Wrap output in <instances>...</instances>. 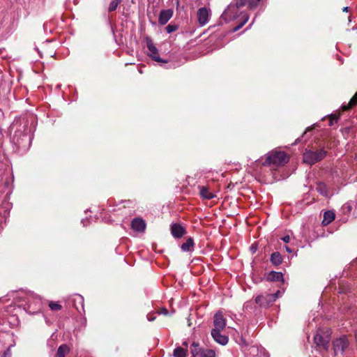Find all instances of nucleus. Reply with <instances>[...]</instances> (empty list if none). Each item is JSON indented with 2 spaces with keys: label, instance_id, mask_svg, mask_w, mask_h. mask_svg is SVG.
Instances as JSON below:
<instances>
[{
  "label": "nucleus",
  "instance_id": "obj_12",
  "mask_svg": "<svg viewBox=\"0 0 357 357\" xmlns=\"http://www.w3.org/2000/svg\"><path fill=\"white\" fill-rule=\"evenodd\" d=\"M208 11L206 8H201L197 11V17L201 26L205 25L208 22Z\"/></svg>",
  "mask_w": 357,
  "mask_h": 357
},
{
  "label": "nucleus",
  "instance_id": "obj_42",
  "mask_svg": "<svg viewBox=\"0 0 357 357\" xmlns=\"http://www.w3.org/2000/svg\"><path fill=\"white\" fill-rule=\"evenodd\" d=\"M35 298L38 300V303L40 302V298H39L38 296H36Z\"/></svg>",
  "mask_w": 357,
  "mask_h": 357
},
{
  "label": "nucleus",
  "instance_id": "obj_7",
  "mask_svg": "<svg viewBox=\"0 0 357 357\" xmlns=\"http://www.w3.org/2000/svg\"><path fill=\"white\" fill-rule=\"evenodd\" d=\"M170 230L172 235L175 238H180L186 233L185 228L177 223H172L170 226Z\"/></svg>",
  "mask_w": 357,
  "mask_h": 357
},
{
  "label": "nucleus",
  "instance_id": "obj_31",
  "mask_svg": "<svg viewBox=\"0 0 357 357\" xmlns=\"http://www.w3.org/2000/svg\"><path fill=\"white\" fill-rule=\"evenodd\" d=\"M11 347H12V345L7 348V349L3 353L1 357H11L12 356V352L10 350Z\"/></svg>",
  "mask_w": 357,
  "mask_h": 357
},
{
  "label": "nucleus",
  "instance_id": "obj_41",
  "mask_svg": "<svg viewBox=\"0 0 357 357\" xmlns=\"http://www.w3.org/2000/svg\"><path fill=\"white\" fill-rule=\"evenodd\" d=\"M250 249L252 251V252H255L256 251V248H255L253 245L251 246Z\"/></svg>",
  "mask_w": 357,
  "mask_h": 357
},
{
  "label": "nucleus",
  "instance_id": "obj_32",
  "mask_svg": "<svg viewBox=\"0 0 357 357\" xmlns=\"http://www.w3.org/2000/svg\"><path fill=\"white\" fill-rule=\"evenodd\" d=\"M357 104V92L353 96V98L350 100V105H356Z\"/></svg>",
  "mask_w": 357,
  "mask_h": 357
},
{
  "label": "nucleus",
  "instance_id": "obj_40",
  "mask_svg": "<svg viewBox=\"0 0 357 357\" xmlns=\"http://www.w3.org/2000/svg\"><path fill=\"white\" fill-rule=\"evenodd\" d=\"M348 9H349V7H344L342 10L344 12H347Z\"/></svg>",
  "mask_w": 357,
  "mask_h": 357
},
{
  "label": "nucleus",
  "instance_id": "obj_24",
  "mask_svg": "<svg viewBox=\"0 0 357 357\" xmlns=\"http://www.w3.org/2000/svg\"><path fill=\"white\" fill-rule=\"evenodd\" d=\"M243 17L244 18L243 21L239 24L238 26H236V27L234 28V31H237L238 30H239L241 27H243V26L249 20V16L247 13H243Z\"/></svg>",
  "mask_w": 357,
  "mask_h": 357
},
{
  "label": "nucleus",
  "instance_id": "obj_30",
  "mask_svg": "<svg viewBox=\"0 0 357 357\" xmlns=\"http://www.w3.org/2000/svg\"><path fill=\"white\" fill-rule=\"evenodd\" d=\"M178 26L175 24H169L166 26V30L168 33H171L178 29Z\"/></svg>",
  "mask_w": 357,
  "mask_h": 357
},
{
  "label": "nucleus",
  "instance_id": "obj_34",
  "mask_svg": "<svg viewBox=\"0 0 357 357\" xmlns=\"http://www.w3.org/2000/svg\"><path fill=\"white\" fill-rule=\"evenodd\" d=\"M281 239L284 242V243H289V241H290V236L289 235H287V236H283L282 238H281Z\"/></svg>",
  "mask_w": 357,
  "mask_h": 357
},
{
  "label": "nucleus",
  "instance_id": "obj_19",
  "mask_svg": "<svg viewBox=\"0 0 357 357\" xmlns=\"http://www.w3.org/2000/svg\"><path fill=\"white\" fill-rule=\"evenodd\" d=\"M70 351V348L66 344H61L57 350L56 357H65Z\"/></svg>",
  "mask_w": 357,
  "mask_h": 357
},
{
  "label": "nucleus",
  "instance_id": "obj_17",
  "mask_svg": "<svg viewBox=\"0 0 357 357\" xmlns=\"http://www.w3.org/2000/svg\"><path fill=\"white\" fill-rule=\"evenodd\" d=\"M270 260L275 266L280 265L282 261V257L279 252H275L271 255Z\"/></svg>",
  "mask_w": 357,
  "mask_h": 357
},
{
  "label": "nucleus",
  "instance_id": "obj_5",
  "mask_svg": "<svg viewBox=\"0 0 357 357\" xmlns=\"http://www.w3.org/2000/svg\"><path fill=\"white\" fill-rule=\"evenodd\" d=\"M349 342L346 337H341L333 342V349L335 355L342 354L348 347Z\"/></svg>",
  "mask_w": 357,
  "mask_h": 357
},
{
  "label": "nucleus",
  "instance_id": "obj_8",
  "mask_svg": "<svg viewBox=\"0 0 357 357\" xmlns=\"http://www.w3.org/2000/svg\"><path fill=\"white\" fill-rule=\"evenodd\" d=\"M221 330L213 329L211 331V335L213 340L221 345H225L228 342V337L223 335L220 333Z\"/></svg>",
  "mask_w": 357,
  "mask_h": 357
},
{
  "label": "nucleus",
  "instance_id": "obj_26",
  "mask_svg": "<svg viewBox=\"0 0 357 357\" xmlns=\"http://www.w3.org/2000/svg\"><path fill=\"white\" fill-rule=\"evenodd\" d=\"M260 1L248 0L247 5L250 9H255L259 4Z\"/></svg>",
  "mask_w": 357,
  "mask_h": 357
},
{
  "label": "nucleus",
  "instance_id": "obj_13",
  "mask_svg": "<svg viewBox=\"0 0 357 357\" xmlns=\"http://www.w3.org/2000/svg\"><path fill=\"white\" fill-rule=\"evenodd\" d=\"M199 189L200 196L203 199H211L215 197V194L206 186H199Z\"/></svg>",
  "mask_w": 357,
  "mask_h": 357
},
{
  "label": "nucleus",
  "instance_id": "obj_16",
  "mask_svg": "<svg viewBox=\"0 0 357 357\" xmlns=\"http://www.w3.org/2000/svg\"><path fill=\"white\" fill-rule=\"evenodd\" d=\"M335 218V213L332 211H327L324 214V219L322 220V224L324 225H327L330 224Z\"/></svg>",
  "mask_w": 357,
  "mask_h": 357
},
{
  "label": "nucleus",
  "instance_id": "obj_6",
  "mask_svg": "<svg viewBox=\"0 0 357 357\" xmlns=\"http://www.w3.org/2000/svg\"><path fill=\"white\" fill-rule=\"evenodd\" d=\"M275 296H271L270 294H266L265 296L259 295L256 297L255 303L261 307H266L275 301Z\"/></svg>",
  "mask_w": 357,
  "mask_h": 357
},
{
  "label": "nucleus",
  "instance_id": "obj_14",
  "mask_svg": "<svg viewBox=\"0 0 357 357\" xmlns=\"http://www.w3.org/2000/svg\"><path fill=\"white\" fill-rule=\"evenodd\" d=\"M267 280L269 281H276L284 282L283 274L281 272L271 271L267 275Z\"/></svg>",
  "mask_w": 357,
  "mask_h": 357
},
{
  "label": "nucleus",
  "instance_id": "obj_21",
  "mask_svg": "<svg viewBox=\"0 0 357 357\" xmlns=\"http://www.w3.org/2000/svg\"><path fill=\"white\" fill-rule=\"evenodd\" d=\"M174 357H186L187 356V351L185 349H183L182 347H176L174 350L173 353Z\"/></svg>",
  "mask_w": 357,
  "mask_h": 357
},
{
  "label": "nucleus",
  "instance_id": "obj_35",
  "mask_svg": "<svg viewBox=\"0 0 357 357\" xmlns=\"http://www.w3.org/2000/svg\"><path fill=\"white\" fill-rule=\"evenodd\" d=\"M77 300L79 302V303L81 304L82 307L83 306V301H84V298L82 296L80 295H77Z\"/></svg>",
  "mask_w": 357,
  "mask_h": 357
},
{
  "label": "nucleus",
  "instance_id": "obj_36",
  "mask_svg": "<svg viewBox=\"0 0 357 357\" xmlns=\"http://www.w3.org/2000/svg\"><path fill=\"white\" fill-rule=\"evenodd\" d=\"M271 294V296H276V297H275V300H276L278 297H280V296L281 292H280V291H279V290H278V291H277V292H276V293H275V294Z\"/></svg>",
  "mask_w": 357,
  "mask_h": 357
},
{
  "label": "nucleus",
  "instance_id": "obj_22",
  "mask_svg": "<svg viewBox=\"0 0 357 357\" xmlns=\"http://www.w3.org/2000/svg\"><path fill=\"white\" fill-rule=\"evenodd\" d=\"M200 357H215V352L213 349H203Z\"/></svg>",
  "mask_w": 357,
  "mask_h": 357
},
{
  "label": "nucleus",
  "instance_id": "obj_20",
  "mask_svg": "<svg viewBox=\"0 0 357 357\" xmlns=\"http://www.w3.org/2000/svg\"><path fill=\"white\" fill-rule=\"evenodd\" d=\"M203 349L199 348L198 343L193 342L191 345L190 353L192 357L201 356V351Z\"/></svg>",
  "mask_w": 357,
  "mask_h": 357
},
{
  "label": "nucleus",
  "instance_id": "obj_25",
  "mask_svg": "<svg viewBox=\"0 0 357 357\" xmlns=\"http://www.w3.org/2000/svg\"><path fill=\"white\" fill-rule=\"evenodd\" d=\"M234 8L233 7L231 6H229L227 10H225V11L223 13V14L222 15L221 17L225 20V21H227V20H230L231 17V16H229V13L231 11V9Z\"/></svg>",
  "mask_w": 357,
  "mask_h": 357
},
{
  "label": "nucleus",
  "instance_id": "obj_2",
  "mask_svg": "<svg viewBox=\"0 0 357 357\" xmlns=\"http://www.w3.org/2000/svg\"><path fill=\"white\" fill-rule=\"evenodd\" d=\"M331 334V330L328 328H320L317 331L314 337V342L319 349L328 350Z\"/></svg>",
  "mask_w": 357,
  "mask_h": 357
},
{
  "label": "nucleus",
  "instance_id": "obj_9",
  "mask_svg": "<svg viewBox=\"0 0 357 357\" xmlns=\"http://www.w3.org/2000/svg\"><path fill=\"white\" fill-rule=\"evenodd\" d=\"M131 228L136 231L143 232L146 229L144 220L139 218H134L131 222Z\"/></svg>",
  "mask_w": 357,
  "mask_h": 357
},
{
  "label": "nucleus",
  "instance_id": "obj_27",
  "mask_svg": "<svg viewBox=\"0 0 357 357\" xmlns=\"http://www.w3.org/2000/svg\"><path fill=\"white\" fill-rule=\"evenodd\" d=\"M49 307H50V309L52 310H54V311H58L61 309V305L60 304H59L58 303L53 302V301L50 302Z\"/></svg>",
  "mask_w": 357,
  "mask_h": 357
},
{
  "label": "nucleus",
  "instance_id": "obj_38",
  "mask_svg": "<svg viewBox=\"0 0 357 357\" xmlns=\"http://www.w3.org/2000/svg\"><path fill=\"white\" fill-rule=\"evenodd\" d=\"M284 248L285 249V250L289 252V253H291L292 252V250L287 245H284Z\"/></svg>",
  "mask_w": 357,
  "mask_h": 357
},
{
  "label": "nucleus",
  "instance_id": "obj_28",
  "mask_svg": "<svg viewBox=\"0 0 357 357\" xmlns=\"http://www.w3.org/2000/svg\"><path fill=\"white\" fill-rule=\"evenodd\" d=\"M340 118V114H331L329 116V126H332L334 123H337Z\"/></svg>",
  "mask_w": 357,
  "mask_h": 357
},
{
  "label": "nucleus",
  "instance_id": "obj_29",
  "mask_svg": "<svg viewBox=\"0 0 357 357\" xmlns=\"http://www.w3.org/2000/svg\"><path fill=\"white\" fill-rule=\"evenodd\" d=\"M248 0H235V6L236 8H242L247 5Z\"/></svg>",
  "mask_w": 357,
  "mask_h": 357
},
{
  "label": "nucleus",
  "instance_id": "obj_23",
  "mask_svg": "<svg viewBox=\"0 0 357 357\" xmlns=\"http://www.w3.org/2000/svg\"><path fill=\"white\" fill-rule=\"evenodd\" d=\"M121 1V0H112L109 6L108 11L109 12L114 11L116 9V8L118 7V6Z\"/></svg>",
  "mask_w": 357,
  "mask_h": 357
},
{
  "label": "nucleus",
  "instance_id": "obj_4",
  "mask_svg": "<svg viewBox=\"0 0 357 357\" xmlns=\"http://www.w3.org/2000/svg\"><path fill=\"white\" fill-rule=\"evenodd\" d=\"M146 46L149 51V55L155 61L160 63H166V61L162 59L158 54V50L154 45L153 41L150 38H146Z\"/></svg>",
  "mask_w": 357,
  "mask_h": 357
},
{
  "label": "nucleus",
  "instance_id": "obj_37",
  "mask_svg": "<svg viewBox=\"0 0 357 357\" xmlns=\"http://www.w3.org/2000/svg\"><path fill=\"white\" fill-rule=\"evenodd\" d=\"M160 314L167 315L168 314V310L166 308H162L160 311Z\"/></svg>",
  "mask_w": 357,
  "mask_h": 357
},
{
  "label": "nucleus",
  "instance_id": "obj_1",
  "mask_svg": "<svg viewBox=\"0 0 357 357\" xmlns=\"http://www.w3.org/2000/svg\"><path fill=\"white\" fill-rule=\"evenodd\" d=\"M289 160L287 155L283 151H275L268 153L266 160L262 162V165H270L280 166L286 164Z\"/></svg>",
  "mask_w": 357,
  "mask_h": 357
},
{
  "label": "nucleus",
  "instance_id": "obj_45",
  "mask_svg": "<svg viewBox=\"0 0 357 357\" xmlns=\"http://www.w3.org/2000/svg\"><path fill=\"white\" fill-rule=\"evenodd\" d=\"M29 296V297H31H31L34 298V296H33V294H31V295H30V296Z\"/></svg>",
  "mask_w": 357,
  "mask_h": 357
},
{
  "label": "nucleus",
  "instance_id": "obj_18",
  "mask_svg": "<svg viewBox=\"0 0 357 357\" xmlns=\"http://www.w3.org/2000/svg\"><path fill=\"white\" fill-rule=\"evenodd\" d=\"M316 190L322 196L328 197V188L325 183L319 182L317 185Z\"/></svg>",
  "mask_w": 357,
  "mask_h": 357
},
{
  "label": "nucleus",
  "instance_id": "obj_15",
  "mask_svg": "<svg viewBox=\"0 0 357 357\" xmlns=\"http://www.w3.org/2000/svg\"><path fill=\"white\" fill-rule=\"evenodd\" d=\"M194 248V241L192 238L189 237L187 238L186 241L183 243L181 246V249L183 252H191Z\"/></svg>",
  "mask_w": 357,
  "mask_h": 357
},
{
  "label": "nucleus",
  "instance_id": "obj_43",
  "mask_svg": "<svg viewBox=\"0 0 357 357\" xmlns=\"http://www.w3.org/2000/svg\"><path fill=\"white\" fill-rule=\"evenodd\" d=\"M183 346H185L186 348L188 347V342H184L183 343Z\"/></svg>",
  "mask_w": 357,
  "mask_h": 357
},
{
  "label": "nucleus",
  "instance_id": "obj_3",
  "mask_svg": "<svg viewBox=\"0 0 357 357\" xmlns=\"http://www.w3.org/2000/svg\"><path fill=\"white\" fill-rule=\"evenodd\" d=\"M326 153L327 152L324 148L317 151L306 150L303 155V161L305 163L312 165L324 159Z\"/></svg>",
  "mask_w": 357,
  "mask_h": 357
},
{
  "label": "nucleus",
  "instance_id": "obj_11",
  "mask_svg": "<svg viewBox=\"0 0 357 357\" xmlns=\"http://www.w3.org/2000/svg\"><path fill=\"white\" fill-rule=\"evenodd\" d=\"M213 324L215 326L214 329L222 330L225 327V320L221 312H218L214 315Z\"/></svg>",
  "mask_w": 357,
  "mask_h": 357
},
{
  "label": "nucleus",
  "instance_id": "obj_39",
  "mask_svg": "<svg viewBox=\"0 0 357 357\" xmlns=\"http://www.w3.org/2000/svg\"><path fill=\"white\" fill-rule=\"evenodd\" d=\"M147 318H148V320L150 321H153L155 319V317H153V316H148Z\"/></svg>",
  "mask_w": 357,
  "mask_h": 357
},
{
  "label": "nucleus",
  "instance_id": "obj_10",
  "mask_svg": "<svg viewBox=\"0 0 357 357\" xmlns=\"http://www.w3.org/2000/svg\"><path fill=\"white\" fill-rule=\"evenodd\" d=\"M173 15V10L172 9L162 10L158 18V22L161 25L166 24Z\"/></svg>",
  "mask_w": 357,
  "mask_h": 357
},
{
  "label": "nucleus",
  "instance_id": "obj_33",
  "mask_svg": "<svg viewBox=\"0 0 357 357\" xmlns=\"http://www.w3.org/2000/svg\"><path fill=\"white\" fill-rule=\"evenodd\" d=\"M353 106H354V105H350V102H349L347 105H343L342 106V109L343 111H347V110H348L349 109H350V108H351V107H353Z\"/></svg>",
  "mask_w": 357,
  "mask_h": 357
},
{
  "label": "nucleus",
  "instance_id": "obj_44",
  "mask_svg": "<svg viewBox=\"0 0 357 357\" xmlns=\"http://www.w3.org/2000/svg\"><path fill=\"white\" fill-rule=\"evenodd\" d=\"M82 222L83 223L84 226H85V225H85V220H82Z\"/></svg>",
  "mask_w": 357,
  "mask_h": 357
}]
</instances>
